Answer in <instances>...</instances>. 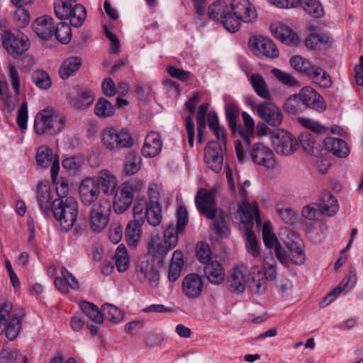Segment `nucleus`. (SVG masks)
I'll use <instances>...</instances> for the list:
<instances>
[{
  "label": "nucleus",
  "mask_w": 363,
  "mask_h": 363,
  "mask_svg": "<svg viewBox=\"0 0 363 363\" xmlns=\"http://www.w3.org/2000/svg\"><path fill=\"white\" fill-rule=\"evenodd\" d=\"M230 10L231 18L225 20V29L232 33L240 29L242 22L252 23L257 18V10L249 0H231Z\"/></svg>",
  "instance_id": "nucleus-1"
},
{
  "label": "nucleus",
  "mask_w": 363,
  "mask_h": 363,
  "mask_svg": "<svg viewBox=\"0 0 363 363\" xmlns=\"http://www.w3.org/2000/svg\"><path fill=\"white\" fill-rule=\"evenodd\" d=\"M66 124V117L53 107L48 106L35 116L34 129L38 135H55L60 133Z\"/></svg>",
  "instance_id": "nucleus-2"
},
{
  "label": "nucleus",
  "mask_w": 363,
  "mask_h": 363,
  "mask_svg": "<svg viewBox=\"0 0 363 363\" xmlns=\"http://www.w3.org/2000/svg\"><path fill=\"white\" fill-rule=\"evenodd\" d=\"M0 42L9 55H22L30 48L27 35L18 30L13 31L8 22L0 19Z\"/></svg>",
  "instance_id": "nucleus-3"
},
{
  "label": "nucleus",
  "mask_w": 363,
  "mask_h": 363,
  "mask_svg": "<svg viewBox=\"0 0 363 363\" xmlns=\"http://www.w3.org/2000/svg\"><path fill=\"white\" fill-rule=\"evenodd\" d=\"M52 211L59 221L61 229L69 231L74 227L78 216V204L74 198L56 199L52 203Z\"/></svg>",
  "instance_id": "nucleus-4"
},
{
  "label": "nucleus",
  "mask_w": 363,
  "mask_h": 363,
  "mask_svg": "<svg viewBox=\"0 0 363 363\" xmlns=\"http://www.w3.org/2000/svg\"><path fill=\"white\" fill-rule=\"evenodd\" d=\"M111 205L104 198L99 199L92 206L89 214V225L94 233H99L106 227L109 220Z\"/></svg>",
  "instance_id": "nucleus-5"
},
{
  "label": "nucleus",
  "mask_w": 363,
  "mask_h": 363,
  "mask_svg": "<svg viewBox=\"0 0 363 363\" xmlns=\"http://www.w3.org/2000/svg\"><path fill=\"white\" fill-rule=\"evenodd\" d=\"M244 128H239L238 133L242 141L235 142V152L240 162H243L247 157V150L250 145V138L254 137L255 123L252 117L246 112L242 113Z\"/></svg>",
  "instance_id": "nucleus-6"
},
{
  "label": "nucleus",
  "mask_w": 363,
  "mask_h": 363,
  "mask_svg": "<svg viewBox=\"0 0 363 363\" xmlns=\"http://www.w3.org/2000/svg\"><path fill=\"white\" fill-rule=\"evenodd\" d=\"M135 275L141 283L148 280L152 288H156L159 284V272L150 264V257L147 255L138 257L135 264Z\"/></svg>",
  "instance_id": "nucleus-7"
},
{
  "label": "nucleus",
  "mask_w": 363,
  "mask_h": 363,
  "mask_svg": "<svg viewBox=\"0 0 363 363\" xmlns=\"http://www.w3.org/2000/svg\"><path fill=\"white\" fill-rule=\"evenodd\" d=\"M101 139L103 144L111 150L129 147L133 143L130 133L124 129L117 130L113 128H107L104 130Z\"/></svg>",
  "instance_id": "nucleus-8"
},
{
  "label": "nucleus",
  "mask_w": 363,
  "mask_h": 363,
  "mask_svg": "<svg viewBox=\"0 0 363 363\" xmlns=\"http://www.w3.org/2000/svg\"><path fill=\"white\" fill-rule=\"evenodd\" d=\"M251 108L268 125L277 127L283 121V115L280 108L274 104L263 102L256 104L252 101L249 102Z\"/></svg>",
  "instance_id": "nucleus-9"
},
{
  "label": "nucleus",
  "mask_w": 363,
  "mask_h": 363,
  "mask_svg": "<svg viewBox=\"0 0 363 363\" xmlns=\"http://www.w3.org/2000/svg\"><path fill=\"white\" fill-rule=\"evenodd\" d=\"M271 140L276 152L281 155H292L298 146L296 138L282 130L274 131L272 134Z\"/></svg>",
  "instance_id": "nucleus-10"
},
{
  "label": "nucleus",
  "mask_w": 363,
  "mask_h": 363,
  "mask_svg": "<svg viewBox=\"0 0 363 363\" xmlns=\"http://www.w3.org/2000/svg\"><path fill=\"white\" fill-rule=\"evenodd\" d=\"M177 221L175 225L170 222L164 231V240L170 247H174L178 242V235L188 223V212L185 207L179 206L177 211Z\"/></svg>",
  "instance_id": "nucleus-11"
},
{
  "label": "nucleus",
  "mask_w": 363,
  "mask_h": 363,
  "mask_svg": "<svg viewBox=\"0 0 363 363\" xmlns=\"http://www.w3.org/2000/svg\"><path fill=\"white\" fill-rule=\"evenodd\" d=\"M248 45L250 50L257 56L276 58L279 52L274 43L264 36H254L249 39Z\"/></svg>",
  "instance_id": "nucleus-12"
},
{
  "label": "nucleus",
  "mask_w": 363,
  "mask_h": 363,
  "mask_svg": "<svg viewBox=\"0 0 363 363\" xmlns=\"http://www.w3.org/2000/svg\"><path fill=\"white\" fill-rule=\"evenodd\" d=\"M280 240L289 252H292L291 262L297 265L305 262L303 250L299 244V238L296 233L289 230H284L280 233Z\"/></svg>",
  "instance_id": "nucleus-13"
},
{
  "label": "nucleus",
  "mask_w": 363,
  "mask_h": 363,
  "mask_svg": "<svg viewBox=\"0 0 363 363\" xmlns=\"http://www.w3.org/2000/svg\"><path fill=\"white\" fill-rule=\"evenodd\" d=\"M224 147L218 142L211 141L205 147V162L216 173L220 172L223 167Z\"/></svg>",
  "instance_id": "nucleus-14"
},
{
  "label": "nucleus",
  "mask_w": 363,
  "mask_h": 363,
  "mask_svg": "<svg viewBox=\"0 0 363 363\" xmlns=\"http://www.w3.org/2000/svg\"><path fill=\"white\" fill-rule=\"evenodd\" d=\"M133 187L128 182L123 183L116 192L113 200V211L118 214L126 211L133 200Z\"/></svg>",
  "instance_id": "nucleus-15"
},
{
  "label": "nucleus",
  "mask_w": 363,
  "mask_h": 363,
  "mask_svg": "<svg viewBox=\"0 0 363 363\" xmlns=\"http://www.w3.org/2000/svg\"><path fill=\"white\" fill-rule=\"evenodd\" d=\"M246 283L252 293L263 294L267 289V280L262 268L257 265L251 267L247 276Z\"/></svg>",
  "instance_id": "nucleus-16"
},
{
  "label": "nucleus",
  "mask_w": 363,
  "mask_h": 363,
  "mask_svg": "<svg viewBox=\"0 0 363 363\" xmlns=\"http://www.w3.org/2000/svg\"><path fill=\"white\" fill-rule=\"evenodd\" d=\"M214 196L215 191L200 189L195 198L199 211L211 219L214 218L216 216Z\"/></svg>",
  "instance_id": "nucleus-17"
},
{
  "label": "nucleus",
  "mask_w": 363,
  "mask_h": 363,
  "mask_svg": "<svg viewBox=\"0 0 363 363\" xmlns=\"http://www.w3.org/2000/svg\"><path fill=\"white\" fill-rule=\"evenodd\" d=\"M79 193L80 200L84 206H90L95 201L96 203L100 194L99 182L92 178L84 179L79 186Z\"/></svg>",
  "instance_id": "nucleus-18"
},
{
  "label": "nucleus",
  "mask_w": 363,
  "mask_h": 363,
  "mask_svg": "<svg viewBox=\"0 0 363 363\" xmlns=\"http://www.w3.org/2000/svg\"><path fill=\"white\" fill-rule=\"evenodd\" d=\"M249 155L252 162L266 167L272 164L274 156L271 149L262 143L254 144L250 149Z\"/></svg>",
  "instance_id": "nucleus-19"
},
{
  "label": "nucleus",
  "mask_w": 363,
  "mask_h": 363,
  "mask_svg": "<svg viewBox=\"0 0 363 363\" xmlns=\"http://www.w3.org/2000/svg\"><path fill=\"white\" fill-rule=\"evenodd\" d=\"M203 279L197 274H187L182 281V289L183 294L189 298H199L203 291Z\"/></svg>",
  "instance_id": "nucleus-20"
},
{
  "label": "nucleus",
  "mask_w": 363,
  "mask_h": 363,
  "mask_svg": "<svg viewBox=\"0 0 363 363\" xmlns=\"http://www.w3.org/2000/svg\"><path fill=\"white\" fill-rule=\"evenodd\" d=\"M298 97L303 105L312 109L323 111L326 108L323 97L311 86L302 88L298 93Z\"/></svg>",
  "instance_id": "nucleus-21"
},
{
  "label": "nucleus",
  "mask_w": 363,
  "mask_h": 363,
  "mask_svg": "<svg viewBox=\"0 0 363 363\" xmlns=\"http://www.w3.org/2000/svg\"><path fill=\"white\" fill-rule=\"evenodd\" d=\"M271 31L274 38L287 45H298L299 38L296 33L286 25L279 23L271 26Z\"/></svg>",
  "instance_id": "nucleus-22"
},
{
  "label": "nucleus",
  "mask_w": 363,
  "mask_h": 363,
  "mask_svg": "<svg viewBox=\"0 0 363 363\" xmlns=\"http://www.w3.org/2000/svg\"><path fill=\"white\" fill-rule=\"evenodd\" d=\"M55 23L52 17L43 16L38 17L33 23V29L36 35L42 39L50 38L55 30Z\"/></svg>",
  "instance_id": "nucleus-23"
},
{
  "label": "nucleus",
  "mask_w": 363,
  "mask_h": 363,
  "mask_svg": "<svg viewBox=\"0 0 363 363\" xmlns=\"http://www.w3.org/2000/svg\"><path fill=\"white\" fill-rule=\"evenodd\" d=\"M162 148L161 135L157 132H150L145 138L142 154L146 157H154L159 155Z\"/></svg>",
  "instance_id": "nucleus-24"
},
{
  "label": "nucleus",
  "mask_w": 363,
  "mask_h": 363,
  "mask_svg": "<svg viewBox=\"0 0 363 363\" xmlns=\"http://www.w3.org/2000/svg\"><path fill=\"white\" fill-rule=\"evenodd\" d=\"M207 13L210 18L218 21L224 28L225 20L231 18L230 6L221 0H217L209 5Z\"/></svg>",
  "instance_id": "nucleus-25"
},
{
  "label": "nucleus",
  "mask_w": 363,
  "mask_h": 363,
  "mask_svg": "<svg viewBox=\"0 0 363 363\" xmlns=\"http://www.w3.org/2000/svg\"><path fill=\"white\" fill-rule=\"evenodd\" d=\"M203 272L208 281L213 284H220L225 280L224 268L216 260L206 263L204 266Z\"/></svg>",
  "instance_id": "nucleus-26"
},
{
  "label": "nucleus",
  "mask_w": 363,
  "mask_h": 363,
  "mask_svg": "<svg viewBox=\"0 0 363 363\" xmlns=\"http://www.w3.org/2000/svg\"><path fill=\"white\" fill-rule=\"evenodd\" d=\"M356 281V274L354 272H350V274L342 281V282L335 287L332 291L327 294L320 303V306L323 308L333 301L336 297L344 290L350 289Z\"/></svg>",
  "instance_id": "nucleus-27"
},
{
  "label": "nucleus",
  "mask_w": 363,
  "mask_h": 363,
  "mask_svg": "<svg viewBox=\"0 0 363 363\" xmlns=\"http://www.w3.org/2000/svg\"><path fill=\"white\" fill-rule=\"evenodd\" d=\"M308 28L310 33L305 40V45L308 49L321 48L330 44L329 37L321 34L317 26H309Z\"/></svg>",
  "instance_id": "nucleus-28"
},
{
  "label": "nucleus",
  "mask_w": 363,
  "mask_h": 363,
  "mask_svg": "<svg viewBox=\"0 0 363 363\" xmlns=\"http://www.w3.org/2000/svg\"><path fill=\"white\" fill-rule=\"evenodd\" d=\"M60 272L62 276L57 277L55 280V285L58 290L67 294L69 288L73 290L79 289L77 279L65 267H61Z\"/></svg>",
  "instance_id": "nucleus-29"
},
{
  "label": "nucleus",
  "mask_w": 363,
  "mask_h": 363,
  "mask_svg": "<svg viewBox=\"0 0 363 363\" xmlns=\"http://www.w3.org/2000/svg\"><path fill=\"white\" fill-rule=\"evenodd\" d=\"M326 150L339 157H346L350 152L347 143L340 138L328 137L323 140Z\"/></svg>",
  "instance_id": "nucleus-30"
},
{
  "label": "nucleus",
  "mask_w": 363,
  "mask_h": 363,
  "mask_svg": "<svg viewBox=\"0 0 363 363\" xmlns=\"http://www.w3.org/2000/svg\"><path fill=\"white\" fill-rule=\"evenodd\" d=\"M246 284L242 271L239 268L233 269L227 281L229 291L237 294H241L245 291Z\"/></svg>",
  "instance_id": "nucleus-31"
},
{
  "label": "nucleus",
  "mask_w": 363,
  "mask_h": 363,
  "mask_svg": "<svg viewBox=\"0 0 363 363\" xmlns=\"http://www.w3.org/2000/svg\"><path fill=\"white\" fill-rule=\"evenodd\" d=\"M145 222L141 220H132L128 222L125 235L128 244L135 247L141 238V227Z\"/></svg>",
  "instance_id": "nucleus-32"
},
{
  "label": "nucleus",
  "mask_w": 363,
  "mask_h": 363,
  "mask_svg": "<svg viewBox=\"0 0 363 363\" xmlns=\"http://www.w3.org/2000/svg\"><path fill=\"white\" fill-rule=\"evenodd\" d=\"M184 266V255L179 250H176L173 253L170 262L167 277L169 281L174 282L181 275L182 269Z\"/></svg>",
  "instance_id": "nucleus-33"
},
{
  "label": "nucleus",
  "mask_w": 363,
  "mask_h": 363,
  "mask_svg": "<svg viewBox=\"0 0 363 363\" xmlns=\"http://www.w3.org/2000/svg\"><path fill=\"white\" fill-rule=\"evenodd\" d=\"M306 76L320 87L329 88L332 85L330 76L320 67L312 66Z\"/></svg>",
  "instance_id": "nucleus-34"
},
{
  "label": "nucleus",
  "mask_w": 363,
  "mask_h": 363,
  "mask_svg": "<svg viewBox=\"0 0 363 363\" xmlns=\"http://www.w3.org/2000/svg\"><path fill=\"white\" fill-rule=\"evenodd\" d=\"M96 182L101 184L102 191L106 194H112L117 186V180L108 170L104 169L99 172Z\"/></svg>",
  "instance_id": "nucleus-35"
},
{
  "label": "nucleus",
  "mask_w": 363,
  "mask_h": 363,
  "mask_svg": "<svg viewBox=\"0 0 363 363\" xmlns=\"http://www.w3.org/2000/svg\"><path fill=\"white\" fill-rule=\"evenodd\" d=\"M238 211L240 213L242 223H250L258 216V207L256 203H248L243 200L238 205Z\"/></svg>",
  "instance_id": "nucleus-36"
},
{
  "label": "nucleus",
  "mask_w": 363,
  "mask_h": 363,
  "mask_svg": "<svg viewBox=\"0 0 363 363\" xmlns=\"http://www.w3.org/2000/svg\"><path fill=\"white\" fill-rule=\"evenodd\" d=\"M141 158L134 150L129 151L125 158L124 172L127 175H133L140 169Z\"/></svg>",
  "instance_id": "nucleus-37"
},
{
  "label": "nucleus",
  "mask_w": 363,
  "mask_h": 363,
  "mask_svg": "<svg viewBox=\"0 0 363 363\" xmlns=\"http://www.w3.org/2000/svg\"><path fill=\"white\" fill-rule=\"evenodd\" d=\"M319 207L323 213L332 216L338 210L337 201L330 192H325L322 195Z\"/></svg>",
  "instance_id": "nucleus-38"
},
{
  "label": "nucleus",
  "mask_w": 363,
  "mask_h": 363,
  "mask_svg": "<svg viewBox=\"0 0 363 363\" xmlns=\"http://www.w3.org/2000/svg\"><path fill=\"white\" fill-rule=\"evenodd\" d=\"M23 315V311H21L19 313L15 314L12 317L11 321L8 323L6 327H2L3 331H6V335L9 340H14L18 335L21 328V318Z\"/></svg>",
  "instance_id": "nucleus-39"
},
{
  "label": "nucleus",
  "mask_w": 363,
  "mask_h": 363,
  "mask_svg": "<svg viewBox=\"0 0 363 363\" xmlns=\"http://www.w3.org/2000/svg\"><path fill=\"white\" fill-rule=\"evenodd\" d=\"M249 80L258 96L264 99H269L270 96L267 84L263 77L259 74H252Z\"/></svg>",
  "instance_id": "nucleus-40"
},
{
  "label": "nucleus",
  "mask_w": 363,
  "mask_h": 363,
  "mask_svg": "<svg viewBox=\"0 0 363 363\" xmlns=\"http://www.w3.org/2000/svg\"><path fill=\"white\" fill-rule=\"evenodd\" d=\"M81 64L80 58L77 57L65 60L59 71L60 77L64 79L69 78L79 69Z\"/></svg>",
  "instance_id": "nucleus-41"
},
{
  "label": "nucleus",
  "mask_w": 363,
  "mask_h": 363,
  "mask_svg": "<svg viewBox=\"0 0 363 363\" xmlns=\"http://www.w3.org/2000/svg\"><path fill=\"white\" fill-rule=\"evenodd\" d=\"M115 264L120 272H123L128 269L130 266V259L125 247L121 244L116 248L115 255Z\"/></svg>",
  "instance_id": "nucleus-42"
},
{
  "label": "nucleus",
  "mask_w": 363,
  "mask_h": 363,
  "mask_svg": "<svg viewBox=\"0 0 363 363\" xmlns=\"http://www.w3.org/2000/svg\"><path fill=\"white\" fill-rule=\"evenodd\" d=\"M297 6H301L309 15L320 18L323 15V8L318 0H298Z\"/></svg>",
  "instance_id": "nucleus-43"
},
{
  "label": "nucleus",
  "mask_w": 363,
  "mask_h": 363,
  "mask_svg": "<svg viewBox=\"0 0 363 363\" xmlns=\"http://www.w3.org/2000/svg\"><path fill=\"white\" fill-rule=\"evenodd\" d=\"M86 16V11L85 7L79 4H75L70 11L69 18L70 24L76 28L80 27Z\"/></svg>",
  "instance_id": "nucleus-44"
},
{
  "label": "nucleus",
  "mask_w": 363,
  "mask_h": 363,
  "mask_svg": "<svg viewBox=\"0 0 363 363\" xmlns=\"http://www.w3.org/2000/svg\"><path fill=\"white\" fill-rule=\"evenodd\" d=\"M94 100L93 93L89 90L82 91L74 97L71 103L72 106L79 109H86L90 106Z\"/></svg>",
  "instance_id": "nucleus-45"
},
{
  "label": "nucleus",
  "mask_w": 363,
  "mask_h": 363,
  "mask_svg": "<svg viewBox=\"0 0 363 363\" xmlns=\"http://www.w3.org/2000/svg\"><path fill=\"white\" fill-rule=\"evenodd\" d=\"M80 308L91 321L97 324H101L103 322L102 313H100L99 308L94 304L87 301H82L80 303Z\"/></svg>",
  "instance_id": "nucleus-46"
},
{
  "label": "nucleus",
  "mask_w": 363,
  "mask_h": 363,
  "mask_svg": "<svg viewBox=\"0 0 363 363\" xmlns=\"http://www.w3.org/2000/svg\"><path fill=\"white\" fill-rule=\"evenodd\" d=\"M145 214V218L150 225L155 227L159 225L162 219V206L160 204H149Z\"/></svg>",
  "instance_id": "nucleus-47"
},
{
  "label": "nucleus",
  "mask_w": 363,
  "mask_h": 363,
  "mask_svg": "<svg viewBox=\"0 0 363 363\" xmlns=\"http://www.w3.org/2000/svg\"><path fill=\"white\" fill-rule=\"evenodd\" d=\"M94 113L99 117L108 118L114 114V107L108 100L101 97L95 104Z\"/></svg>",
  "instance_id": "nucleus-48"
},
{
  "label": "nucleus",
  "mask_w": 363,
  "mask_h": 363,
  "mask_svg": "<svg viewBox=\"0 0 363 363\" xmlns=\"http://www.w3.org/2000/svg\"><path fill=\"white\" fill-rule=\"evenodd\" d=\"M12 16L13 23L20 28L26 27L30 23V13L27 9L23 8V6H16V9L13 12Z\"/></svg>",
  "instance_id": "nucleus-49"
},
{
  "label": "nucleus",
  "mask_w": 363,
  "mask_h": 363,
  "mask_svg": "<svg viewBox=\"0 0 363 363\" xmlns=\"http://www.w3.org/2000/svg\"><path fill=\"white\" fill-rule=\"evenodd\" d=\"M38 201L40 208L46 212L50 209L51 195L50 187L47 185H39L38 187Z\"/></svg>",
  "instance_id": "nucleus-50"
},
{
  "label": "nucleus",
  "mask_w": 363,
  "mask_h": 363,
  "mask_svg": "<svg viewBox=\"0 0 363 363\" xmlns=\"http://www.w3.org/2000/svg\"><path fill=\"white\" fill-rule=\"evenodd\" d=\"M225 111L229 128L234 133L237 129L236 123L239 118L240 109L235 104L230 103L225 105Z\"/></svg>",
  "instance_id": "nucleus-51"
},
{
  "label": "nucleus",
  "mask_w": 363,
  "mask_h": 363,
  "mask_svg": "<svg viewBox=\"0 0 363 363\" xmlns=\"http://www.w3.org/2000/svg\"><path fill=\"white\" fill-rule=\"evenodd\" d=\"M317 138L318 135L314 133L309 131L302 133L298 140L303 150L309 154H313Z\"/></svg>",
  "instance_id": "nucleus-52"
},
{
  "label": "nucleus",
  "mask_w": 363,
  "mask_h": 363,
  "mask_svg": "<svg viewBox=\"0 0 363 363\" xmlns=\"http://www.w3.org/2000/svg\"><path fill=\"white\" fill-rule=\"evenodd\" d=\"M55 35L57 40L62 44H67L72 38L70 26L65 22L57 23L55 28Z\"/></svg>",
  "instance_id": "nucleus-53"
},
{
  "label": "nucleus",
  "mask_w": 363,
  "mask_h": 363,
  "mask_svg": "<svg viewBox=\"0 0 363 363\" xmlns=\"http://www.w3.org/2000/svg\"><path fill=\"white\" fill-rule=\"evenodd\" d=\"M262 239L264 245L269 249L274 248L280 244L277 235L272 230L271 225L267 223H265L262 227Z\"/></svg>",
  "instance_id": "nucleus-54"
},
{
  "label": "nucleus",
  "mask_w": 363,
  "mask_h": 363,
  "mask_svg": "<svg viewBox=\"0 0 363 363\" xmlns=\"http://www.w3.org/2000/svg\"><path fill=\"white\" fill-rule=\"evenodd\" d=\"M32 80L33 83L41 89H48L52 84L48 74L41 69H37L33 72Z\"/></svg>",
  "instance_id": "nucleus-55"
},
{
  "label": "nucleus",
  "mask_w": 363,
  "mask_h": 363,
  "mask_svg": "<svg viewBox=\"0 0 363 363\" xmlns=\"http://www.w3.org/2000/svg\"><path fill=\"white\" fill-rule=\"evenodd\" d=\"M208 104H201L198 109L196 121L198 130V142L201 143L203 142V130L206 127V115L208 109Z\"/></svg>",
  "instance_id": "nucleus-56"
},
{
  "label": "nucleus",
  "mask_w": 363,
  "mask_h": 363,
  "mask_svg": "<svg viewBox=\"0 0 363 363\" xmlns=\"http://www.w3.org/2000/svg\"><path fill=\"white\" fill-rule=\"evenodd\" d=\"M73 6L72 2L67 0H59L56 1L54 5L56 16L60 19H67Z\"/></svg>",
  "instance_id": "nucleus-57"
},
{
  "label": "nucleus",
  "mask_w": 363,
  "mask_h": 363,
  "mask_svg": "<svg viewBox=\"0 0 363 363\" xmlns=\"http://www.w3.org/2000/svg\"><path fill=\"white\" fill-rule=\"evenodd\" d=\"M103 319L106 318L112 322H118L123 318V313L119 308L111 305L104 304L102 306Z\"/></svg>",
  "instance_id": "nucleus-58"
},
{
  "label": "nucleus",
  "mask_w": 363,
  "mask_h": 363,
  "mask_svg": "<svg viewBox=\"0 0 363 363\" xmlns=\"http://www.w3.org/2000/svg\"><path fill=\"white\" fill-rule=\"evenodd\" d=\"M37 163L42 167H48L52 161V152L47 146H41L36 154Z\"/></svg>",
  "instance_id": "nucleus-59"
},
{
  "label": "nucleus",
  "mask_w": 363,
  "mask_h": 363,
  "mask_svg": "<svg viewBox=\"0 0 363 363\" xmlns=\"http://www.w3.org/2000/svg\"><path fill=\"white\" fill-rule=\"evenodd\" d=\"M196 255L198 260L204 264L211 262V251L210 247L204 242H199L197 244Z\"/></svg>",
  "instance_id": "nucleus-60"
},
{
  "label": "nucleus",
  "mask_w": 363,
  "mask_h": 363,
  "mask_svg": "<svg viewBox=\"0 0 363 363\" xmlns=\"http://www.w3.org/2000/svg\"><path fill=\"white\" fill-rule=\"evenodd\" d=\"M290 64L294 69L304 73L306 75L312 67L308 60L299 55L292 57L290 60Z\"/></svg>",
  "instance_id": "nucleus-61"
},
{
  "label": "nucleus",
  "mask_w": 363,
  "mask_h": 363,
  "mask_svg": "<svg viewBox=\"0 0 363 363\" xmlns=\"http://www.w3.org/2000/svg\"><path fill=\"white\" fill-rule=\"evenodd\" d=\"M13 305L11 303H5L0 307V334L3 332L2 327H6L11 321V312Z\"/></svg>",
  "instance_id": "nucleus-62"
},
{
  "label": "nucleus",
  "mask_w": 363,
  "mask_h": 363,
  "mask_svg": "<svg viewBox=\"0 0 363 363\" xmlns=\"http://www.w3.org/2000/svg\"><path fill=\"white\" fill-rule=\"evenodd\" d=\"M271 72L279 81L286 85L293 86L297 83L296 79L289 73L277 68L272 69Z\"/></svg>",
  "instance_id": "nucleus-63"
},
{
  "label": "nucleus",
  "mask_w": 363,
  "mask_h": 363,
  "mask_svg": "<svg viewBox=\"0 0 363 363\" xmlns=\"http://www.w3.org/2000/svg\"><path fill=\"white\" fill-rule=\"evenodd\" d=\"M246 247L249 253H250L254 257H257L260 255V251L259 250L258 243L255 234L248 231L247 233V242Z\"/></svg>",
  "instance_id": "nucleus-64"
}]
</instances>
